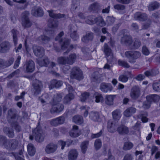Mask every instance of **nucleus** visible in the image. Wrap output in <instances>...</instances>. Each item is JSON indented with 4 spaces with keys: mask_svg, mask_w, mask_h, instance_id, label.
<instances>
[{
    "mask_svg": "<svg viewBox=\"0 0 160 160\" xmlns=\"http://www.w3.org/2000/svg\"><path fill=\"white\" fill-rule=\"evenodd\" d=\"M29 12L27 11H24L21 14V24L24 28H30L32 25V22L29 17Z\"/></svg>",
    "mask_w": 160,
    "mask_h": 160,
    "instance_id": "f257e3e1",
    "label": "nucleus"
},
{
    "mask_svg": "<svg viewBox=\"0 0 160 160\" xmlns=\"http://www.w3.org/2000/svg\"><path fill=\"white\" fill-rule=\"evenodd\" d=\"M125 55L130 63H134L136 62V59L141 57V53L136 51H128L125 52Z\"/></svg>",
    "mask_w": 160,
    "mask_h": 160,
    "instance_id": "f03ea898",
    "label": "nucleus"
},
{
    "mask_svg": "<svg viewBox=\"0 0 160 160\" xmlns=\"http://www.w3.org/2000/svg\"><path fill=\"white\" fill-rule=\"evenodd\" d=\"M70 77L73 79L81 80L83 78V72L79 67H74L72 69Z\"/></svg>",
    "mask_w": 160,
    "mask_h": 160,
    "instance_id": "7ed1b4c3",
    "label": "nucleus"
},
{
    "mask_svg": "<svg viewBox=\"0 0 160 160\" xmlns=\"http://www.w3.org/2000/svg\"><path fill=\"white\" fill-rule=\"evenodd\" d=\"M103 51L104 52L105 57L108 62H112L114 59L112 51L107 43L104 44Z\"/></svg>",
    "mask_w": 160,
    "mask_h": 160,
    "instance_id": "20e7f679",
    "label": "nucleus"
},
{
    "mask_svg": "<svg viewBox=\"0 0 160 160\" xmlns=\"http://www.w3.org/2000/svg\"><path fill=\"white\" fill-rule=\"evenodd\" d=\"M93 16H90L89 19L86 20V22L89 24H92L95 23L101 27L105 26L106 23L102 17L99 16L95 18H93Z\"/></svg>",
    "mask_w": 160,
    "mask_h": 160,
    "instance_id": "39448f33",
    "label": "nucleus"
},
{
    "mask_svg": "<svg viewBox=\"0 0 160 160\" xmlns=\"http://www.w3.org/2000/svg\"><path fill=\"white\" fill-rule=\"evenodd\" d=\"M7 118L10 123L20 120V117L17 114L16 110L14 109H10L8 111Z\"/></svg>",
    "mask_w": 160,
    "mask_h": 160,
    "instance_id": "423d86ee",
    "label": "nucleus"
},
{
    "mask_svg": "<svg viewBox=\"0 0 160 160\" xmlns=\"http://www.w3.org/2000/svg\"><path fill=\"white\" fill-rule=\"evenodd\" d=\"M32 86L33 88L32 91L33 95L36 96L40 94L43 88V84L41 81L36 80Z\"/></svg>",
    "mask_w": 160,
    "mask_h": 160,
    "instance_id": "0eeeda50",
    "label": "nucleus"
},
{
    "mask_svg": "<svg viewBox=\"0 0 160 160\" xmlns=\"http://www.w3.org/2000/svg\"><path fill=\"white\" fill-rule=\"evenodd\" d=\"M33 135L35 137L36 141L40 142L44 139V136L41 128L37 127L32 132Z\"/></svg>",
    "mask_w": 160,
    "mask_h": 160,
    "instance_id": "6e6552de",
    "label": "nucleus"
},
{
    "mask_svg": "<svg viewBox=\"0 0 160 160\" xmlns=\"http://www.w3.org/2000/svg\"><path fill=\"white\" fill-rule=\"evenodd\" d=\"M141 95V88L138 86H134L131 89L130 96L133 100L138 99Z\"/></svg>",
    "mask_w": 160,
    "mask_h": 160,
    "instance_id": "1a4fd4ad",
    "label": "nucleus"
},
{
    "mask_svg": "<svg viewBox=\"0 0 160 160\" xmlns=\"http://www.w3.org/2000/svg\"><path fill=\"white\" fill-rule=\"evenodd\" d=\"M32 48L34 54L37 57L41 58L45 54V50L42 47L34 45Z\"/></svg>",
    "mask_w": 160,
    "mask_h": 160,
    "instance_id": "9d476101",
    "label": "nucleus"
},
{
    "mask_svg": "<svg viewBox=\"0 0 160 160\" xmlns=\"http://www.w3.org/2000/svg\"><path fill=\"white\" fill-rule=\"evenodd\" d=\"M19 142L18 140L15 139L10 140L7 145H5V148L8 150H15L18 147Z\"/></svg>",
    "mask_w": 160,
    "mask_h": 160,
    "instance_id": "9b49d317",
    "label": "nucleus"
},
{
    "mask_svg": "<svg viewBox=\"0 0 160 160\" xmlns=\"http://www.w3.org/2000/svg\"><path fill=\"white\" fill-rule=\"evenodd\" d=\"M11 47V45L9 42H2L0 44V53H5L8 52Z\"/></svg>",
    "mask_w": 160,
    "mask_h": 160,
    "instance_id": "f8f14e48",
    "label": "nucleus"
},
{
    "mask_svg": "<svg viewBox=\"0 0 160 160\" xmlns=\"http://www.w3.org/2000/svg\"><path fill=\"white\" fill-rule=\"evenodd\" d=\"M14 60V59L12 57H10L7 60L0 58V68H5L10 66L13 64Z\"/></svg>",
    "mask_w": 160,
    "mask_h": 160,
    "instance_id": "ddd939ff",
    "label": "nucleus"
},
{
    "mask_svg": "<svg viewBox=\"0 0 160 160\" xmlns=\"http://www.w3.org/2000/svg\"><path fill=\"white\" fill-rule=\"evenodd\" d=\"M24 67L27 72H32L34 70L35 63L32 60H27L24 65Z\"/></svg>",
    "mask_w": 160,
    "mask_h": 160,
    "instance_id": "4468645a",
    "label": "nucleus"
},
{
    "mask_svg": "<svg viewBox=\"0 0 160 160\" xmlns=\"http://www.w3.org/2000/svg\"><path fill=\"white\" fill-rule=\"evenodd\" d=\"M64 108V106L62 104L58 103L57 104H53L52 105L50 112L52 114L54 113H58L62 111Z\"/></svg>",
    "mask_w": 160,
    "mask_h": 160,
    "instance_id": "2eb2a0df",
    "label": "nucleus"
},
{
    "mask_svg": "<svg viewBox=\"0 0 160 160\" xmlns=\"http://www.w3.org/2000/svg\"><path fill=\"white\" fill-rule=\"evenodd\" d=\"M100 89L103 92L106 93L112 91L113 89L112 85L110 83H102L100 86Z\"/></svg>",
    "mask_w": 160,
    "mask_h": 160,
    "instance_id": "dca6fc26",
    "label": "nucleus"
},
{
    "mask_svg": "<svg viewBox=\"0 0 160 160\" xmlns=\"http://www.w3.org/2000/svg\"><path fill=\"white\" fill-rule=\"evenodd\" d=\"M63 84V82L61 80L53 79L50 82L49 87L50 89H52L54 88H58L61 87Z\"/></svg>",
    "mask_w": 160,
    "mask_h": 160,
    "instance_id": "f3484780",
    "label": "nucleus"
},
{
    "mask_svg": "<svg viewBox=\"0 0 160 160\" xmlns=\"http://www.w3.org/2000/svg\"><path fill=\"white\" fill-rule=\"evenodd\" d=\"M117 131L118 133L121 135L128 134L129 132L128 128L123 125H121L117 128Z\"/></svg>",
    "mask_w": 160,
    "mask_h": 160,
    "instance_id": "a211bd4d",
    "label": "nucleus"
},
{
    "mask_svg": "<svg viewBox=\"0 0 160 160\" xmlns=\"http://www.w3.org/2000/svg\"><path fill=\"white\" fill-rule=\"evenodd\" d=\"M134 18L135 20L144 21L148 19V16L144 13L137 12L134 15Z\"/></svg>",
    "mask_w": 160,
    "mask_h": 160,
    "instance_id": "6ab92c4d",
    "label": "nucleus"
},
{
    "mask_svg": "<svg viewBox=\"0 0 160 160\" xmlns=\"http://www.w3.org/2000/svg\"><path fill=\"white\" fill-rule=\"evenodd\" d=\"M65 118L64 117L61 116L52 119L50 122L52 125L56 126L58 125L63 124L65 121Z\"/></svg>",
    "mask_w": 160,
    "mask_h": 160,
    "instance_id": "aec40b11",
    "label": "nucleus"
},
{
    "mask_svg": "<svg viewBox=\"0 0 160 160\" xmlns=\"http://www.w3.org/2000/svg\"><path fill=\"white\" fill-rule=\"evenodd\" d=\"M31 14L36 17H41L43 15V11L42 9L39 7H34L31 12Z\"/></svg>",
    "mask_w": 160,
    "mask_h": 160,
    "instance_id": "412c9836",
    "label": "nucleus"
},
{
    "mask_svg": "<svg viewBox=\"0 0 160 160\" xmlns=\"http://www.w3.org/2000/svg\"><path fill=\"white\" fill-rule=\"evenodd\" d=\"M57 148V145L53 143H51L47 145L45 150L47 153H50L54 152Z\"/></svg>",
    "mask_w": 160,
    "mask_h": 160,
    "instance_id": "4be33fe9",
    "label": "nucleus"
},
{
    "mask_svg": "<svg viewBox=\"0 0 160 160\" xmlns=\"http://www.w3.org/2000/svg\"><path fill=\"white\" fill-rule=\"evenodd\" d=\"M48 58L46 56L37 60V63L41 67H47L49 63Z\"/></svg>",
    "mask_w": 160,
    "mask_h": 160,
    "instance_id": "5701e85b",
    "label": "nucleus"
},
{
    "mask_svg": "<svg viewBox=\"0 0 160 160\" xmlns=\"http://www.w3.org/2000/svg\"><path fill=\"white\" fill-rule=\"evenodd\" d=\"M78 152L76 149H72L69 152L68 159L69 160H76L78 157Z\"/></svg>",
    "mask_w": 160,
    "mask_h": 160,
    "instance_id": "b1692460",
    "label": "nucleus"
},
{
    "mask_svg": "<svg viewBox=\"0 0 160 160\" xmlns=\"http://www.w3.org/2000/svg\"><path fill=\"white\" fill-rule=\"evenodd\" d=\"M47 12L49 13L50 17L54 19H60L64 18L65 16L64 14L60 13H56L54 12V11L53 10H48Z\"/></svg>",
    "mask_w": 160,
    "mask_h": 160,
    "instance_id": "393cba45",
    "label": "nucleus"
},
{
    "mask_svg": "<svg viewBox=\"0 0 160 160\" xmlns=\"http://www.w3.org/2000/svg\"><path fill=\"white\" fill-rule=\"evenodd\" d=\"M74 98V95L72 93H69L64 98L63 102L65 104H69L71 101Z\"/></svg>",
    "mask_w": 160,
    "mask_h": 160,
    "instance_id": "a878e982",
    "label": "nucleus"
},
{
    "mask_svg": "<svg viewBox=\"0 0 160 160\" xmlns=\"http://www.w3.org/2000/svg\"><path fill=\"white\" fill-rule=\"evenodd\" d=\"M70 135L74 138L78 137L80 134L78 132V127L76 125H74L72 129L69 132Z\"/></svg>",
    "mask_w": 160,
    "mask_h": 160,
    "instance_id": "bb28decb",
    "label": "nucleus"
},
{
    "mask_svg": "<svg viewBox=\"0 0 160 160\" xmlns=\"http://www.w3.org/2000/svg\"><path fill=\"white\" fill-rule=\"evenodd\" d=\"M146 99L151 103L158 102L160 99V97L157 94H152L147 96Z\"/></svg>",
    "mask_w": 160,
    "mask_h": 160,
    "instance_id": "cd10ccee",
    "label": "nucleus"
},
{
    "mask_svg": "<svg viewBox=\"0 0 160 160\" xmlns=\"http://www.w3.org/2000/svg\"><path fill=\"white\" fill-rule=\"evenodd\" d=\"M121 42L126 45H130L132 42V40L130 36L125 35L121 38Z\"/></svg>",
    "mask_w": 160,
    "mask_h": 160,
    "instance_id": "c85d7f7f",
    "label": "nucleus"
},
{
    "mask_svg": "<svg viewBox=\"0 0 160 160\" xmlns=\"http://www.w3.org/2000/svg\"><path fill=\"white\" fill-rule=\"evenodd\" d=\"M107 128L108 131L111 133L115 132L116 129V126L114 124L112 120H109L108 122Z\"/></svg>",
    "mask_w": 160,
    "mask_h": 160,
    "instance_id": "c756f323",
    "label": "nucleus"
},
{
    "mask_svg": "<svg viewBox=\"0 0 160 160\" xmlns=\"http://www.w3.org/2000/svg\"><path fill=\"white\" fill-rule=\"evenodd\" d=\"M115 96L114 95H106L105 98V102L108 105H112L113 104V100Z\"/></svg>",
    "mask_w": 160,
    "mask_h": 160,
    "instance_id": "7c9ffc66",
    "label": "nucleus"
},
{
    "mask_svg": "<svg viewBox=\"0 0 160 160\" xmlns=\"http://www.w3.org/2000/svg\"><path fill=\"white\" fill-rule=\"evenodd\" d=\"M67 58L68 64L71 65L75 62L77 56L75 53H73L69 55L68 57H67Z\"/></svg>",
    "mask_w": 160,
    "mask_h": 160,
    "instance_id": "2f4dec72",
    "label": "nucleus"
},
{
    "mask_svg": "<svg viewBox=\"0 0 160 160\" xmlns=\"http://www.w3.org/2000/svg\"><path fill=\"white\" fill-rule=\"evenodd\" d=\"M101 9L100 5L97 2H95L91 4L89 7V10L91 11L95 12H98Z\"/></svg>",
    "mask_w": 160,
    "mask_h": 160,
    "instance_id": "473e14b6",
    "label": "nucleus"
},
{
    "mask_svg": "<svg viewBox=\"0 0 160 160\" xmlns=\"http://www.w3.org/2000/svg\"><path fill=\"white\" fill-rule=\"evenodd\" d=\"M72 120L76 123L80 125L83 123V120L82 117L81 116L77 115L74 116Z\"/></svg>",
    "mask_w": 160,
    "mask_h": 160,
    "instance_id": "72a5a7b5",
    "label": "nucleus"
},
{
    "mask_svg": "<svg viewBox=\"0 0 160 160\" xmlns=\"http://www.w3.org/2000/svg\"><path fill=\"white\" fill-rule=\"evenodd\" d=\"M3 132L9 138H12L14 136V132L13 130L8 127H5L3 129Z\"/></svg>",
    "mask_w": 160,
    "mask_h": 160,
    "instance_id": "f704fd0d",
    "label": "nucleus"
},
{
    "mask_svg": "<svg viewBox=\"0 0 160 160\" xmlns=\"http://www.w3.org/2000/svg\"><path fill=\"white\" fill-rule=\"evenodd\" d=\"M93 38V34L92 32L86 33L82 39V40L84 42H88L90 40H92Z\"/></svg>",
    "mask_w": 160,
    "mask_h": 160,
    "instance_id": "c9c22d12",
    "label": "nucleus"
},
{
    "mask_svg": "<svg viewBox=\"0 0 160 160\" xmlns=\"http://www.w3.org/2000/svg\"><path fill=\"white\" fill-rule=\"evenodd\" d=\"M62 96L61 94H57L54 96L52 102V105L57 104L61 101L62 99Z\"/></svg>",
    "mask_w": 160,
    "mask_h": 160,
    "instance_id": "e433bc0d",
    "label": "nucleus"
},
{
    "mask_svg": "<svg viewBox=\"0 0 160 160\" xmlns=\"http://www.w3.org/2000/svg\"><path fill=\"white\" fill-rule=\"evenodd\" d=\"M159 7V4L156 2H151L148 6V10L149 11H153L158 9Z\"/></svg>",
    "mask_w": 160,
    "mask_h": 160,
    "instance_id": "4c0bfd02",
    "label": "nucleus"
},
{
    "mask_svg": "<svg viewBox=\"0 0 160 160\" xmlns=\"http://www.w3.org/2000/svg\"><path fill=\"white\" fill-rule=\"evenodd\" d=\"M27 148L28 153L30 156H33L35 154L36 150L32 144H29L28 145Z\"/></svg>",
    "mask_w": 160,
    "mask_h": 160,
    "instance_id": "58836bf2",
    "label": "nucleus"
},
{
    "mask_svg": "<svg viewBox=\"0 0 160 160\" xmlns=\"http://www.w3.org/2000/svg\"><path fill=\"white\" fill-rule=\"evenodd\" d=\"M148 114L146 112H141L138 116V118L141 119L142 121L144 122H146L148 121V118H147Z\"/></svg>",
    "mask_w": 160,
    "mask_h": 160,
    "instance_id": "ea45409f",
    "label": "nucleus"
},
{
    "mask_svg": "<svg viewBox=\"0 0 160 160\" xmlns=\"http://www.w3.org/2000/svg\"><path fill=\"white\" fill-rule=\"evenodd\" d=\"M89 118L91 120L94 121H97L98 120L99 115L98 112H92L89 114Z\"/></svg>",
    "mask_w": 160,
    "mask_h": 160,
    "instance_id": "a19ab883",
    "label": "nucleus"
},
{
    "mask_svg": "<svg viewBox=\"0 0 160 160\" xmlns=\"http://www.w3.org/2000/svg\"><path fill=\"white\" fill-rule=\"evenodd\" d=\"M145 75L147 77H152L156 76L158 74L157 72L153 69L148 70L144 73Z\"/></svg>",
    "mask_w": 160,
    "mask_h": 160,
    "instance_id": "79ce46f5",
    "label": "nucleus"
},
{
    "mask_svg": "<svg viewBox=\"0 0 160 160\" xmlns=\"http://www.w3.org/2000/svg\"><path fill=\"white\" fill-rule=\"evenodd\" d=\"M113 118L115 120H118L121 117V112L119 110L117 109L112 112Z\"/></svg>",
    "mask_w": 160,
    "mask_h": 160,
    "instance_id": "37998d69",
    "label": "nucleus"
},
{
    "mask_svg": "<svg viewBox=\"0 0 160 160\" xmlns=\"http://www.w3.org/2000/svg\"><path fill=\"white\" fill-rule=\"evenodd\" d=\"M89 144V142L88 141H84L81 144L80 147L82 153L84 154L86 152L88 146Z\"/></svg>",
    "mask_w": 160,
    "mask_h": 160,
    "instance_id": "c03bdc74",
    "label": "nucleus"
},
{
    "mask_svg": "<svg viewBox=\"0 0 160 160\" xmlns=\"http://www.w3.org/2000/svg\"><path fill=\"white\" fill-rule=\"evenodd\" d=\"M13 35V41L15 46L17 44V35L18 34V31L15 29H13L11 31Z\"/></svg>",
    "mask_w": 160,
    "mask_h": 160,
    "instance_id": "a18cd8bd",
    "label": "nucleus"
},
{
    "mask_svg": "<svg viewBox=\"0 0 160 160\" xmlns=\"http://www.w3.org/2000/svg\"><path fill=\"white\" fill-rule=\"evenodd\" d=\"M57 62L59 64L64 65L68 64L67 57H60L57 59Z\"/></svg>",
    "mask_w": 160,
    "mask_h": 160,
    "instance_id": "49530a36",
    "label": "nucleus"
},
{
    "mask_svg": "<svg viewBox=\"0 0 160 160\" xmlns=\"http://www.w3.org/2000/svg\"><path fill=\"white\" fill-rule=\"evenodd\" d=\"M39 39L40 41L43 43H46L50 40L49 37L45 35H41L39 37Z\"/></svg>",
    "mask_w": 160,
    "mask_h": 160,
    "instance_id": "de8ad7c7",
    "label": "nucleus"
},
{
    "mask_svg": "<svg viewBox=\"0 0 160 160\" xmlns=\"http://www.w3.org/2000/svg\"><path fill=\"white\" fill-rule=\"evenodd\" d=\"M70 43V40L68 39H65L61 45V49L62 50H64L67 48Z\"/></svg>",
    "mask_w": 160,
    "mask_h": 160,
    "instance_id": "09e8293b",
    "label": "nucleus"
},
{
    "mask_svg": "<svg viewBox=\"0 0 160 160\" xmlns=\"http://www.w3.org/2000/svg\"><path fill=\"white\" fill-rule=\"evenodd\" d=\"M48 25V27L50 28H55L58 26V22L54 20H53L52 21L49 20Z\"/></svg>",
    "mask_w": 160,
    "mask_h": 160,
    "instance_id": "8fccbe9b",
    "label": "nucleus"
},
{
    "mask_svg": "<svg viewBox=\"0 0 160 160\" xmlns=\"http://www.w3.org/2000/svg\"><path fill=\"white\" fill-rule=\"evenodd\" d=\"M133 143L130 142H127L124 143L123 148L125 150H129L133 147Z\"/></svg>",
    "mask_w": 160,
    "mask_h": 160,
    "instance_id": "3c124183",
    "label": "nucleus"
},
{
    "mask_svg": "<svg viewBox=\"0 0 160 160\" xmlns=\"http://www.w3.org/2000/svg\"><path fill=\"white\" fill-rule=\"evenodd\" d=\"M12 128H14L17 132H19L21 130V128L17 122V121L11 123Z\"/></svg>",
    "mask_w": 160,
    "mask_h": 160,
    "instance_id": "603ef678",
    "label": "nucleus"
},
{
    "mask_svg": "<svg viewBox=\"0 0 160 160\" xmlns=\"http://www.w3.org/2000/svg\"><path fill=\"white\" fill-rule=\"evenodd\" d=\"M118 62L119 65L125 68H128L130 67L129 64L126 61L119 60Z\"/></svg>",
    "mask_w": 160,
    "mask_h": 160,
    "instance_id": "864d4df0",
    "label": "nucleus"
},
{
    "mask_svg": "<svg viewBox=\"0 0 160 160\" xmlns=\"http://www.w3.org/2000/svg\"><path fill=\"white\" fill-rule=\"evenodd\" d=\"M94 146L96 149H99L102 146V142L99 139H97L95 141Z\"/></svg>",
    "mask_w": 160,
    "mask_h": 160,
    "instance_id": "5fc2aeb1",
    "label": "nucleus"
},
{
    "mask_svg": "<svg viewBox=\"0 0 160 160\" xmlns=\"http://www.w3.org/2000/svg\"><path fill=\"white\" fill-rule=\"evenodd\" d=\"M90 96V93L88 92H85L81 95V100L82 102H84L88 99Z\"/></svg>",
    "mask_w": 160,
    "mask_h": 160,
    "instance_id": "6e6d98bb",
    "label": "nucleus"
},
{
    "mask_svg": "<svg viewBox=\"0 0 160 160\" xmlns=\"http://www.w3.org/2000/svg\"><path fill=\"white\" fill-rule=\"evenodd\" d=\"M7 139L6 137L0 135V143L2 145L4 146L5 148V145H7L8 143Z\"/></svg>",
    "mask_w": 160,
    "mask_h": 160,
    "instance_id": "4d7b16f0",
    "label": "nucleus"
},
{
    "mask_svg": "<svg viewBox=\"0 0 160 160\" xmlns=\"http://www.w3.org/2000/svg\"><path fill=\"white\" fill-rule=\"evenodd\" d=\"M153 89L156 92H160V82H155L153 83Z\"/></svg>",
    "mask_w": 160,
    "mask_h": 160,
    "instance_id": "13d9d810",
    "label": "nucleus"
},
{
    "mask_svg": "<svg viewBox=\"0 0 160 160\" xmlns=\"http://www.w3.org/2000/svg\"><path fill=\"white\" fill-rule=\"evenodd\" d=\"M42 97V98L40 99V101L42 103L47 102L49 98V95L47 93L43 94Z\"/></svg>",
    "mask_w": 160,
    "mask_h": 160,
    "instance_id": "bf43d9fd",
    "label": "nucleus"
},
{
    "mask_svg": "<svg viewBox=\"0 0 160 160\" xmlns=\"http://www.w3.org/2000/svg\"><path fill=\"white\" fill-rule=\"evenodd\" d=\"M70 36L71 38L74 40H77L79 38V35L77 34L76 31L70 33Z\"/></svg>",
    "mask_w": 160,
    "mask_h": 160,
    "instance_id": "052dcab7",
    "label": "nucleus"
},
{
    "mask_svg": "<svg viewBox=\"0 0 160 160\" xmlns=\"http://www.w3.org/2000/svg\"><path fill=\"white\" fill-rule=\"evenodd\" d=\"M95 95L96 98L95 102H99L103 100V97L101 94L96 93Z\"/></svg>",
    "mask_w": 160,
    "mask_h": 160,
    "instance_id": "680f3d73",
    "label": "nucleus"
},
{
    "mask_svg": "<svg viewBox=\"0 0 160 160\" xmlns=\"http://www.w3.org/2000/svg\"><path fill=\"white\" fill-rule=\"evenodd\" d=\"M115 18L113 17L108 16L106 21L108 25L112 24L115 22Z\"/></svg>",
    "mask_w": 160,
    "mask_h": 160,
    "instance_id": "e2e57ef3",
    "label": "nucleus"
},
{
    "mask_svg": "<svg viewBox=\"0 0 160 160\" xmlns=\"http://www.w3.org/2000/svg\"><path fill=\"white\" fill-rule=\"evenodd\" d=\"M114 8L115 9L118 10H123L125 9V7L124 5H123L120 4H117L114 6Z\"/></svg>",
    "mask_w": 160,
    "mask_h": 160,
    "instance_id": "0e129e2a",
    "label": "nucleus"
},
{
    "mask_svg": "<svg viewBox=\"0 0 160 160\" xmlns=\"http://www.w3.org/2000/svg\"><path fill=\"white\" fill-rule=\"evenodd\" d=\"M119 80L123 82H126L128 80V78L126 75H121L119 78Z\"/></svg>",
    "mask_w": 160,
    "mask_h": 160,
    "instance_id": "69168bd1",
    "label": "nucleus"
},
{
    "mask_svg": "<svg viewBox=\"0 0 160 160\" xmlns=\"http://www.w3.org/2000/svg\"><path fill=\"white\" fill-rule=\"evenodd\" d=\"M141 45V42L138 39H136L134 42L133 47L135 48H138Z\"/></svg>",
    "mask_w": 160,
    "mask_h": 160,
    "instance_id": "338daca9",
    "label": "nucleus"
},
{
    "mask_svg": "<svg viewBox=\"0 0 160 160\" xmlns=\"http://www.w3.org/2000/svg\"><path fill=\"white\" fill-rule=\"evenodd\" d=\"M151 104V103L147 100L143 102L142 107L145 109H148L150 107Z\"/></svg>",
    "mask_w": 160,
    "mask_h": 160,
    "instance_id": "774afa93",
    "label": "nucleus"
}]
</instances>
